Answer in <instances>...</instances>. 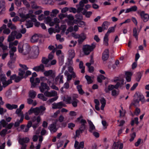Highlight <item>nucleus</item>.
I'll list each match as a JSON object with an SVG mask.
<instances>
[{
    "label": "nucleus",
    "instance_id": "obj_1",
    "mask_svg": "<svg viewBox=\"0 0 149 149\" xmlns=\"http://www.w3.org/2000/svg\"><path fill=\"white\" fill-rule=\"evenodd\" d=\"M83 118V116L81 115L76 120V122H79L81 124L79 130L76 131V135L78 136L80 134L82 133L86 129L85 124L87 123L86 120L84 119H81Z\"/></svg>",
    "mask_w": 149,
    "mask_h": 149
},
{
    "label": "nucleus",
    "instance_id": "obj_2",
    "mask_svg": "<svg viewBox=\"0 0 149 149\" xmlns=\"http://www.w3.org/2000/svg\"><path fill=\"white\" fill-rule=\"evenodd\" d=\"M17 48L19 52L23 55L28 54L31 51V47L27 44H25L23 45L19 44Z\"/></svg>",
    "mask_w": 149,
    "mask_h": 149
},
{
    "label": "nucleus",
    "instance_id": "obj_3",
    "mask_svg": "<svg viewBox=\"0 0 149 149\" xmlns=\"http://www.w3.org/2000/svg\"><path fill=\"white\" fill-rule=\"evenodd\" d=\"M22 34L16 31H12L11 32L10 35L8 36L7 40L8 42H10L14 40L15 38L16 39L20 38L22 37Z\"/></svg>",
    "mask_w": 149,
    "mask_h": 149
},
{
    "label": "nucleus",
    "instance_id": "obj_4",
    "mask_svg": "<svg viewBox=\"0 0 149 149\" xmlns=\"http://www.w3.org/2000/svg\"><path fill=\"white\" fill-rule=\"evenodd\" d=\"M95 43H93L91 45H86L83 46V50L84 54L86 55H88L95 47Z\"/></svg>",
    "mask_w": 149,
    "mask_h": 149
},
{
    "label": "nucleus",
    "instance_id": "obj_5",
    "mask_svg": "<svg viewBox=\"0 0 149 149\" xmlns=\"http://www.w3.org/2000/svg\"><path fill=\"white\" fill-rule=\"evenodd\" d=\"M19 65L21 68L19 69V72L18 73V75L24 77V75L25 73V71L28 69V68L25 65L19 64Z\"/></svg>",
    "mask_w": 149,
    "mask_h": 149
},
{
    "label": "nucleus",
    "instance_id": "obj_6",
    "mask_svg": "<svg viewBox=\"0 0 149 149\" xmlns=\"http://www.w3.org/2000/svg\"><path fill=\"white\" fill-rule=\"evenodd\" d=\"M40 91L42 93H44L46 91L49 90L50 88L47 84L41 82L40 85L39 87Z\"/></svg>",
    "mask_w": 149,
    "mask_h": 149
},
{
    "label": "nucleus",
    "instance_id": "obj_7",
    "mask_svg": "<svg viewBox=\"0 0 149 149\" xmlns=\"http://www.w3.org/2000/svg\"><path fill=\"white\" fill-rule=\"evenodd\" d=\"M138 13L140 15L141 19L144 22H146L148 20L149 15L147 13H145L144 11H143L140 12L138 11Z\"/></svg>",
    "mask_w": 149,
    "mask_h": 149
},
{
    "label": "nucleus",
    "instance_id": "obj_8",
    "mask_svg": "<svg viewBox=\"0 0 149 149\" xmlns=\"http://www.w3.org/2000/svg\"><path fill=\"white\" fill-rule=\"evenodd\" d=\"M78 95L76 94H74L72 96V99L71 103L73 107H76L77 106V104L79 102V101L77 99L78 98Z\"/></svg>",
    "mask_w": 149,
    "mask_h": 149
},
{
    "label": "nucleus",
    "instance_id": "obj_9",
    "mask_svg": "<svg viewBox=\"0 0 149 149\" xmlns=\"http://www.w3.org/2000/svg\"><path fill=\"white\" fill-rule=\"evenodd\" d=\"M24 77L21 76L19 75V76H17L16 74H15L11 76L10 77V79L12 80H14L15 82L18 83Z\"/></svg>",
    "mask_w": 149,
    "mask_h": 149
},
{
    "label": "nucleus",
    "instance_id": "obj_10",
    "mask_svg": "<svg viewBox=\"0 0 149 149\" xmlns=\"http://www.w3.org/2000/svg\"><path fill=\"white\" fill-rule=\"evenodd\" d=\"M140 93L139 92H136L134 95V98L133 102H132L131 104L136 106V105L138 104L140 100L138 99V97L139 96H141Z\"/></svg>",
    "mask_w": 149,
    "mask_h": 149
},
{
    "label": "nucleus",
    "instance_id": "obj_11",
    "mask_svg": "<svg viewBox=\"0 0 149 149\" xmlns=\"http://www.w3.org/2000/svg\"><path fill=\"white\" fill-rule=\"evenodd\" d=\"M52 108L53 109H61L63 107H65L66 105L62 102L57 103H54L52 104Z\"/></svg>",
    "mask_w": 149,
    "mask_h": 149
},
{
    "label": "nucleus",
    "instance_id": "obj_12",
    "mask_svg": "<svg viewBox=\"0 0 149 149\" xmlns=\"http://www.w3.org/2000/svg\"><path fill=\"white\" fill-rule=\"evenodd\" d=\"M124 80L123 78H120V80L117 82L115 85L116 89H118L119 87L120 88L123 89L124 88Z\"/></svg>",
    "mask_w": 149,
    "mask_h": 149
},
{
    "label": "nucleus",
    "instance_id": "obj_13",
    "mask_svg": "<svg viewBox=\"0 0 149 149\" xmlns=\"http://www.w3.org/2000/svg\"><path fill=\"white\" fill-rule=\"evenodd\" d=\"M44 75L46 77L50 76L52 79L53 80L54 78L56 76L55 73L53 72L52 70H49L45 71L43 72Z\"/></svg>",
    "mask_w": 149,
    "mask_h": 149
},
{
    "label": "nucleus",
    "instance_id": "obj_14",
    "mask_svg": "<svg viewBox=\"0 0 149 149\" xmlns=\"http://www.w3.org/2000/svg\"><path fill=\"white\" fill-rule=\"evenodd\" d=\"M44 95L47 97H51L56 96L57 95V92L54 90L52 91L51 92L46 91L44 93Z\"/></svg>",
    "mask_w": 149,
    "mask_h": 149
},
{
    "label": "nucleus",
    "instance_id": "obj_15",
    "mask_svg": "<svg viewBox=\"0 0 149 149\" xmlns=\"http://www.w3.org/2000/svg\"><path fill=\"white\" fill-rule=\"evenodd\" d=\"M45 66L43 64H41L40 65L36 66L34 67L33 69L36 72L41 71L44 72L45 71Z\"/></svg>",
    "mask_w": 149,
    "mask_h": 149
},
{
    "label": "nucleus",
    "instance_id": "obj_16",
    "mask_svg": "<svg viewBox=\"0 0 149 149\" xmlns=\"http://www.w3.org/2000/svg\"><path fill=\"white\" fill-rule=\"evenodd\" d=\"M109 56V51L108 49H106L103 52L102 58L104 61H105L107 60Z\"/></svg>",
    "mask_w": 149,
    "mask_h": 149
},
{
    "label": "nucleus",
    "instance_id": "obj_17",
    "mask_svg": "<svg viewBox=\"0 0 149 149\" xmlns=\"http://www.w3.org/2000/svg\"><path fill=\"white\" fill-rule=\"evenodd\" d=\"M88 122L89 125V131L93 133L94 131L96 130V128L93 123L90 120H88Z\"/></svg>",
    "mask_w": 149,
    "mask_h": 149
},
{
    "label": "nucleus",
    "instance_id": "obj_18",
    "mask_svg": "<svg viewBox=\"0 0 149 149\" xmlns=\"http://www.w3.org/2000/svg\"><path fill=\"white\" fill-rule=\"evenodd\" d=\"M48 128L52 133H54L56 132L58 130L57 128H56V125L54 123L49 125Z\"/></svg>",
    "mask_w": 149,
    "mask_h": 149
},
{
    "label": "nucleus",
    "instance_id": "obj_19",
    "mask_svg": "<svg viewBox=\"0 0 149 149\" xmlns=\"http://www.w3.org/2000/svg\"><path fill=\"white\" fill-rule=\"evenodd\" d=\"M29 141V139L28 137L19 139V143L21 145H25L24 143H27Z\"/></svg>",
    "mask_w": 149,
    "mask_h": 149
},
{
    "label": "nucleus",
    "instance_id": "obj_20",
    "mask_svg": "<svg viewBox=\"0 0 149 149\" xmlns=\"http://www.w3.org/2000/svg\"><path fill=\"white\" fill-rule=\"evenodd\" d=\"M125 78L126 81L127 82H129L131 81V77L132 74L131 72H125Z\"/></svg>",
    "mask_w": 149,
    "mask_h": 149
},
{
    "label": "nucleus",
    "instance_id": "obj_21",
    "mask_svg": "<svg viewBox=\"0 0 149 149\" xmlns=\"http://www.w3.org/2000/svg\"><path fill=\"white\" fill-rule=\"evenodd\" d=\"M140 31V30L138 31L137 30L136 27H134L133 29V36L137 40H138V36Z\"/></svg>",
    "mask_w": 149,
    "mask_h": 149
},
{
    "label": "nucleus",
    "instance_id": "obj_22",
    "mask_svg": "<svg viewBox=\"0 0 149 149\" xmlns=\"http://www.w3.org/2000/svg\"><path fill=\"white\" fill-rule=\"evenodd\" d=\"M6 108L9 110H12L13 109H16L18 107L17 105L13 104L11 105L10 104H6Z\"/></svg>",
    "mask_w": 149,
    "mask_h": 149
},
{
    "label": "nucleus",
    "instance_id": "obj_23",
    "mask_svg": "<svg viewBox=\"0 0 149 149\" xmlns=\"http://www.w3.org/2000/svg\"><path fill=\"white\" fill-rule=\"evenodd\" d=\"M137 9V7L136 6H134L131 7V8L126 9L125 11V13H127L130 12H135L136 11Z\"/></svg>",
    "mask_w": 149,
    "mask_h": 149
},
{
    "label": "nucleus",
    "instance_id": "obj_24",
    "mask_svg": "<svg viewBox=\"0 0 149 149\" xmlns=\"http://www.w3.org/2000/svg\"><path fill=\"white\" fill-rule=\"evenodd\" d=\"M19 16L23 19L24 20H25L28 18H29L31 16L32 17H33L35 16V15L29 14H27L26 15H25L23 13H20L19 14Z\"/></svg>",
    "mask_w": 149,
    "mask_h": 149
},
{
    "label": "nucleus",
    "instance_id": "obj_25",
    "mask_svg": "<svg viewBox=\"0 0 149 149\" xmlns=\"http://www.w3.org/2000/svg\"><path fill=\"white\" fill-rule=\"evenodd\" d=\"M63 75H61V74L60 73L55 78V81L56 82H57L59 79V83L60 84H63Z\"/></svg>",
    "mask_w": 149,
    "mask_h": 149
},
{
    "label": "nucleus",
    "instance_id": "obj_26",
    "mask_svg": "<svg viewBox=\"0 0 149 149\" xmlns=\"http://www.w3.org/2000/svg\"><path fill=\"white\" fill-rule=\"evenodd\" d=\"M32 123L31 121H28L27 125L25 126L24 130H23V132H28L29 130V129L32 127Z\"/></svg>",
    "mask_w": 149,
    "mask_h": 149
},
{
    "label": "nucleus",
    "instance_id": "obj_27",
    "mask_svg": "<svg viewBox=\"0 0 149 149\" xmlns=\"http://www.w3.org/2000/svg\"><path fill=\"white\" fill-rule=\"evenodd\" d=\"M143 71H142L141 72H139L136 73V80L139 82L140 81V80L141 78L143 75Z\"/></svg>",
    "mask_w": 149,
    "mask_h": 149
},
{
    "label": "nucleus",
    "instance_id": "obj_28",
    "mask_svg": "<svg viewBox=\"0 0 149 149\" xmlns=\"http://www.w3.org/2000/svg\"><path fill=\"white\" fill-rule=\"evenodd\" d=\"M100 100L102 104L100 107L101 109L102 110H103L106 104V100L104 97H102L101 98Z\"/></svg>",
    "mask_w": 149,
    "mask_h": 149
},
{
    "label": "nucleus",
    "instance_id": "obj_29",
    "mask_svg": "<svg viewBox=\"0 0 149 149\" xmlns=\"http://www.w3.org/2000/svg\"><path fill=\"white\" fill-rule=\"evenodd\" d=\"M39 38V37L37 34H35L32 37L31 41L32 43L37 42Z\"/></svg>",
    "mask_w": 149,
    "mask_h": 149
},
{
    "label": "nucleus",
    "instance_id": "obj_30",
    "mask_svg": "<svg viewBox=\"0 0 149 149\" xmlns=\"http://www.w3.org/2000/svg\"><path fill=\"white\" fill-rule=\"evenodd\" d=\"M64 57L63 55L61 54L58 57V62L59 65L60 66L62 65L64 63Z\"/></svg>",
    "mask_w": 149,
    "mask_h": 149
},
{
    "label": "nucleus",
    "instance_id": "obj_31",
    "mask_svg": "<svg viewBox=\"0 0 149 149\" xmlns=\"http://www.w3.org/2000/svg\"><path fill=\"white\" fill-rule=\"evenodd\" d=\"M36 92L33 90H31L29 92V97L31 98V99H34L36 97Z\"/></svg>",
    "mask_w": 149,
    "mask_h": 149
},
{
    "label": "nucleus",
    "instance_id": "obj_32",
    "mask_svg": "<svg viewBox=\"0 0 149 149\" xmlns=\"http://www.w3.org/2000/svg\"><path fill=\"white\" fill-rule=\"evenodd\" d=\"M82 13L83 15H85L86 17L89 18L91 15L92 13L90 11H87L85 9H84Z\"/></svg>",
    "mask_w": 149,
    "mask_h": 149
},
{
    "label": "nucleus",
    "instance_id": "obj_33",
    "mask_svg": "<svg viewBox=\"0 0 149 149\" xmlns=\"http://www.w3.org/2000/svg\"><path fill=\"white\" fill-rule=\"evenodd\" d=\"M43 94H39L38 95V97L43 101H46L47 100V98Z\"/></svg>",
    "mask_w": 149,
    "mask_h": 149
},
{
    "label": "nucleus",
    "instance_id": "obj_34",
    "mask_svg": "<svg viewBox=\"0 0 149 149\" xmlns=\"http://www.w3.org/2000/svg\"><path fill=\"white\" fill-rule=\"evenodd\" d=\"M40 80L38 78H36L35 82L33 83L32 85H31V87H35L40 82Z\"/></svg>",
    "mask_w": 149,
    "mask_h": 149
},
{
    "label": "nucleus",
    "instance_id": "obj_35",
    "mask_svg": "<svg viewBox=\"0 0 149 149\" xmlns=\"http://www.w3.org/2000/svg\"><path fill=\"white\" fill-rule=\"evenodd\" d=\"M59 12V11L57 9L53 10L51 13L50 16L53 17H56L57 14Z\"/></svg>",
    "mask_w": 149,
    "mask_h": 149
},
{
    "label": "nucleus",
    "instance_id": "obj_36",
    "mask_svg": "<svg viewBox=\"0 0 149 149\" xmlns=\"http://www.w3.org/2000/svg\"><path fill=\"white\" fill-rule=\"evenodd\" d=\"M49 61L48 58H46L45 57H42L41 60L42 63L45 65V66L48 64V63Z\"/></svg>",
    "mask_w": 149,
    "mask_h": 149
},
{
    "label": "nucleus",
    "instance_id": "obj_37",
    "mask_svg": "<svg viewBox=\"0 0 149 149\" xmlns=\"http://www.w3.org/2000/svg\"><path fill=\"white\" fill-rule=\"evenodd\" d=\"M69 58L71 59L70 62H72L71 60L74 57L75 53L74 51L71 50L69 51Z\"/></svg>",
    "mask_w": 149,
    "mask_h": 149
},
{
    "label": "nucleus",
    "instance_id": "obj_38",
    "mask_svg": "<svg viewBox=\"0 0 149 149\" xmlns=\"http://www.w3.org/2000/svg\"><path fill=\"white\" fill-rule=\"evenodd\" d=\"M86 38V36L84 34L83 36H82L81 37L79 38L78 39V43L79 44H81L82 42L84 41L85 39Z\"/></svg>",
    "mask_w": 149,
    "mask_h": 149
},
{
    "label": "nucleus",
    "instance_id": "obj_39",
    "mask_svg": "<svg viewBox=\"0 0 149 149\" xmlns=\"http://www.w3.org/2000/svg\"><path fill=\"white\" fill-rule=\"evenodd\" d=\"M77 88L79 92V93L81 94L82 95L84 93V92L82 88V86L81 85H79L77 86Z\"/></svg>",
    "mask_w": 149,
    "mask_h": 149
},
{
    "label": "nucleus",
    "instance_id": "obj_40",
    "mask_svg": "<svg viewBox=\"0 0 149 149\" xmlns=\"http://www.w3.org/2000/svg\"><path fill=\"white\" fill-rule=\"evenodd\" d=\"M25 25L27 28L31 27L33 26V23L30 20H27L26 21V23L25 24Z\"/></svg>",
    "mask_w": 149,
    "mask_h": 149
},
{
    "label": "nucleus",
    "instance_id": "obj_41",
    "mask_svg": "<svg viewBox=\"0 0 149 149\" xmlns=\"http://www.w3.org/2000/svg\"><path fill=\"white\" fill-rule=\"evenodd\" d=\"M22 118H20V120H17V121L14 124V126L15 127H17L19 126L20 123H22L23 121Z\"/></svg>",
    "mask_w": 149,
    "mask_h": 149
},
{
    "label": "nucleus",
    "instance_id": "obj_42",
    "mask_svg": "<svg viewBox=\"0 0 149 149\" xmlns=\"http://www.w3.org/2000/svg\"><path fill=\"white\" fill-rule=\"evenodd\" d=\"M72 99V97L70 96H68L66 98L64 99V100L67 103L70 104L71 103Z\"/></svg>",
    "mask_w": 149,
    "mask_h": 149
},
{
    "label": "nucleus",
    "instance_id": "obj_43",
    "mask_svg": "<svg viewBox=\"0 0 149 149\" xmlns=\"http://www.w3.org/2000/svg\"><path fill=\"white\" fill-rule=\"evenodd\" d=\"M138 117L135 118L134 120H132L131 122V125L133 126L134 125V123H135L137 125H138L139 122L138 121Z\"/></svg>",
    "mask_w": 149,
    "mask_h": 149
},
{
    "label": "nucleus",
    "instance_id": "obj_44",
    "mask_svg": "<svg viewBox=\"0 0 149 149\" xmlns=\"http://www.w3.org/2000/svg\"><path fill=\"white\" fill-rule=\"evenodd\" d=\"M109 24V22L107 21H105L103 22L102 25V27L103 28V30L107 29L108 27V25Z\"/></svg>",
    "mask_w": 149,
    "mask_h": 149
},
{
    "label": "nucleus",
    "instance_id": "obj_45",
    "mask_svg": "<svg viewBox=\"0 0 149 149\" xmlns=\"http://www.w3.org/2000/svg\"><path fill=\"white\" fill-rule=\"evenodd\" d=\"M85 78L87 81L88 84H90L92 83L93 80L91 79L90 76L86 75L85 76Z\"/></svg>",
    "mask_w": 149,
    "mask_h": 149
},
{
    "label": "nucleus",
    "instance_id": "obj_46",
    "mask_svg": "<svg viewBox=\"0 0 149 149\" xmlns=\"http://www.w3.org/2000/svg\"><path fill=\"white\" fill-rule=\"evenodd\" d=\"M38 107L33 108V112L36 115H38L40 112Z\"/></svg>",
    "mask_w": 149,
    "mask_h": 149
},
{
    "label": "nucleus",
    "instance_id": "obj_47",
    "mask_svg": "<svg viewBox=\"0 0 149 149\" xmlns=\"http://www.w3.org/2000/svg\"><path fill=\"white\" fill-rule=\"evenodd\" d=\"M18 41L17 40H16L14 42H10L9 44V48H10L12 47L13 45L16 46L17 45L18 43Z\"/></svg>",
    "mask_w": 149,
    "mask_h": 149
},
{
    "label": "nucleus",
    "instance_id": "obj_48",
    "mask_svg": "<svg viewBox=\"0 0 149 149\" xmlns=\"http://www.w3.org/2000/svg\"><path fill=\"white\" fill-rule=\"evenodd\" d=\"M119 94V91H117L115 89L111 91V95L114 97H116Z\"/></svg>",
    "mask_w": 149,
    "mask_h": 149
},
{
    "label": "nucleus",
    "instance_id": "obj_49",
    "mask_svg": "<svg viewBox=\"0 0 149 149\" xmlns=\"http://www.w3.org/2000/svg\"><path fill=\"white\" fill-rule=\"evenodd\" d=\"M75 18L77 20H81L83 19L82 15L80 13H77L75 16Z\"/></svg>",
    "mask_w": 149,
    "mask_h": 149
},
{
    "label": "nucleus",
    "instance_id": "obj_50",
    "mask_svg": "<svg viewBox=\"0 0 149 149\" xmlns=\"http://www.w3.org/2000/svg\"><path fill=\"white\" fill-rule=\"evenodd\" d=\"M56 60H53L51 61L50 64H48L47 65L45 66V67H50L51 65H54L56 64Z\"/></svg>",
    "mask_w": 149,
    "mask_h": 149
},
{
    "label": "nucleus",
    "instance_id": "obj_51",
    "mask_svg": "<svg viewBox=\"0 0 149 149\" xmlns=\"http://www.w3.org/2000/svg\"><path fill=\"white\" fill-rule=\"evenodd\" d=\"M38 108L39 109V110L41 114H43V112L46 110V108L45 107L42 106H40Z\"/></svg>",
    "mask_w": 149,
    "mask_h": 149
},
{
    "label": "nucleus",
    "instance_id": "obj_52",
    "mask_svg": "<svg viewBox=\"0 0 149 149\" xmlns=\"http://www.w3.org/2000/svg\"><path fill=\"white\" fill-rule=\"evenodd\" d=\"M15 61L10 60L8 63L7 65L10 68H13L12 66V64L14 63Z\"/></svg>",
    "mask_w": 149,
    "mask_h": 149
},
{
    "label": "nucleus",
    "instance_id": "obj_53",
    "mask_svg": "<svg viewBox=\"0 0 149 149\" xmlns=\"http://www.w3.org/2000/svg\"><path fill=\"white\" fill-rule=\"evenodd\" d=\"M76 7H77V9H76L77 12L78 13L82 11L83 10V8L79 6V5H77Z\"/></svg>",
    "mask_w": 149,
    "mask_h": 149
},
{
    "label": "nucleus",
    "instance_id": "obj_54",
    "mask_svg": "<svg viewBox=\"0 0 149 149\" xmlns=\"http://www.w3.org/2000/svg\"><path fill=\"white\" fill-rule=\"evenodd\" d=\"M66 26L65 25H62L61 26L60 29L62 30L61 33H64L66 29Z\"/></svg>",
    "mask_w": 149,
    "mask_h": 149
},
{
    "label": "nucleus",
    "instance_id": "obj_55",
    "mask_svg": "<svg viewBox=\"0 0 149 149\" xmlns=\"http://www.w3.org/2000/svg\"><path fill=\"white\" fill-rule=\"evenodd\" d=\"M7 111L6 109H4L3 108L0 107V114L2 115H3L4 113H6Z\"/></svg>",
    "mask_w": 149,
    "mask_h": 149
},
{
    "label": "nucleus",
    "instance_id": "obj_56",
    "mask_svg": "<svg viewBox=\"0 0 149 149\" xmlns=\"http://www.w3.org/2000/svg\"><path fill=\"white\" fill-rule=\"evenodd\" d=\"M69 115L70 116H75L77 115V113L74 111H71L69 113Z\"/></svg>",
    "mask_w": 149,
    "mask_h": 149
},
{
    "label": "nucleus",
    "instance_id": "obj_57",
    "mask_svg": "<svg viewBox=\"0 0 149 149\" xmlns=\"http://www.w3.org/2000/svg\"><path fill=\"white\" fill-rule=\"evenodd\" d=\"M15 1V4L17 6L19 7L21 4V0H14Z\"/></svg>",
    "mask_w": 149,
    "mask_h": 149
},
{
    "label": "nucleus",
    "instance_id": "obj_58",
    "mask_svg": "<svg viewBox=\"0 0 149 149\" xmlns=\"http://www.w3.org/2000/svg\"><path fill=\"white\" fill-rule=\"evenodd\" d=\"M51 21V18L49 17H47V18H46L45 20V22L46 23V24H48L49 23V22H50Z\"/></svg>",
    "mask_w": 149,
    "mask_h": 149
},
{
    "label": "nucleus",
    "instance_id": "obj_59",
    "mask_svg": "<svg viewBox=\"0 0 149 149\" xmlns=\"http://www.w3.org/2000/svg\"><path fill=\"white\" fill-rule=\"evenodd\" d=\"M108 88L109 89V90L110 91H112L114 88L116 89V87L115 86V85H114L112 84H110L108 85Z\"/></svg>",
    "mask_w": 149,
    "mask_h": 149
},
{
    "label": "nucleus",
    "instance_id": "obj_60",
    "mask_svg": "<svg viewBox=\"0 0 149 149\" xmlns=\"http://www.w3.org/2000/svg\"><path fill=\"white\" fill-rule=\"evenodd\" d=\"M22 2L23 4L27 7H30L29 3L26 0H22Z\"/></svg>",
    "mask_w": 149,
    "mask_h": 149
},
{
    "label": "nucleus",
    "instance_id": "obj_61",
    "mask_svg": "<svg viewBox=\"0 0 149 149\" xmlns=\"http://www.w3.org/2000/svg\"><path fill=\"white\" fill-rule=\"evenodd\" d=\"M108 38H104L103 44L106 46L108 45Z\"/></svg>",
    "mask_w": 149,
    "mask_h": 149
},
{
    "label": "nucleus",
    "instance_id": "obj_62",
    "mask_svg": "<svg viewBox=\"0 0 149 149\" xmlns=\"http://www.w3.org/2000/svg\"><path fill=\"white\" fill-rule=\"evenodd\" d=\"M115 27H112L109 28L108 29V32L109 33L113 32L115 31Z\"/></svg>",
    "mask_w": 149,
    "mask_h": 149
},
{
    "label": "nucleus",
    "instance_id": "obj_63",
    "mask_svg": "<svg viewBox=\"0 0 149 149\" xmlns=\"http://www.w3.org/2000/svg\"><path fill=\"white\" fill-rule=\"evenodd\" d=\"M118 146L119 144L115 142L113 144L112 148V149H117L118 148Z\"/></svg>",
    "mask_w": 149,
    "mask_h": 149
},
{
    "label": "nucleus",
    "instance_id": "obj_64",
    "mask_svg": "<svg viewBox=\"0 0 149 149\" xmlns=\"http://www.w3.org/2000/svg\"><path fill=\"white\" fill-rule=\"evenodd\" d=\"M69 11L70 12H72L75 13L76 12V9L75 8L71 7L69 8Z\"/></svg>",
    "mask_w": 149,
    "mask_h": 149
}]
</instances>
